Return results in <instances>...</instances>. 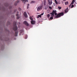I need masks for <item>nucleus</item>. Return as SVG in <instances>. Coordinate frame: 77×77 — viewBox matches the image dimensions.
<instances>
[{
    "label": "nucleus",
    "mask_w": 77,
    "mask_h": 77,
    "mask_svg": "<svg viewBox=\"0 0 77 77\" xmlns=\"http://www.w3.org/2000/svg\"><path fill=\"white\" fill-rule=\"evenodd\" d=\"M44 5H46V2L45 1H44Z\"/></svg>",
    "instance_id": "obj_18"
},
{
    "label": "nucleus",
    "mask_w": 77,
    "mask_h": 77,
    "mask_svg": "<svg viewBox=\"0 0 77 77\" xmlns=\"http://www.w3.org/2000/svg\"><path fill=\"white\" fill-rule=\"evenodd\" d=\"M48 3L49 6H51V4H52V0H51L50 2V1H49L48 2Z\"/></svg>",
    "instance_id": "obj_6"
},
{
    "label": "nucleus",
    "mask_w": 77,
    "mask_h": 77,
    "mask_svg": "<svg viewBox=\"0 0 77 77\" xmlns=\"http://www.w3.org/2000/svg\"><path fill=\"white\" fill-rule=\"evenodd\" d=\"M75 1V0H72V1L74 2Z\"/></svg>",
    "instance_id": "obj_39"
},
{
    "label": "nucleus",
    "mask_w": 77,
    "mask_h": 77,
    "mask_svg": "<svg viewBox=\"0 0 77 77\" xmlns=\"http://www.w3.org/2000/svg\"><path fill=\"white\" fill-rule=\"evenodd\" d=\"M74 1H72V2L71 3V4L72 5V4H74Z\"/></svg>",
    "instance_id": "obj_28"
},
{
    "label": "nucleus",
    "mask_w": 77,
    "mask_h": 77,
    "mask_svg": "<svg viewBox=\"0 0 77 77\" xmlns=\"http://www.w3.org/2000/svg\"><path fill=\"white\" fill-rule=\"evenodd\" d=\"M44 15V13H42V14H41V15Z\"/></svg>",
    "instance_id": "obj_32"
},
{
    "label": "nucleus",
    "mask_w": 77,
    "mask_h": 77,
    "mask_svg": "<svg viewBox=\"0 0 77 77\" xmlns=\"http://www.w3.org/2000/svg\"><path fill=\"white\" fill-rule=\"evenodd\" d=\"M38 16L39 17H40V18H41V15H38Z\"/></svg>",
    "instance_id": "obj_27"
},
{
    "label": "nucleus",
    "mask_w": 77,
    "mask_h": 77,
    "mask_svg": "<svg viewBox=\"0 0 77 77\" xmlns=\"http://www.w3.org/2000/svg\"><path fill=\"white\" fill-rule=\"evenodd\" d=\"M19 1L18 0L16 2H15V3H14V5H15V6H16L17 5V3H19Z\"/></svg>",
    "instance_id": "obj_11"
},
{
    "label": "nucleus",
    "mask_w": 77,
    "mask_h": 77,
    "mask_svg": "<svg viewBox=\"0 0 77 77\" xmlns=\"http://www.w3.org/2000/svg\"><path fill=\"white\" fill-rule=\"evenodd\" d=\"M23 3H24V4H25L26 2H28V0H21Z\"/></svg>",
    "instance_id": "obj_10"
},
{
    "label": "nucleus",
    "mask_w": 77,
    "mask_h": 77,
    "mask_svg": "<svg viewBox=\"0 0 77 77\" xmlns=\"http://www.w3.org/2000/svg\"><path fill=\"white\" fill-rule=\"evenodd\" d=\"M11 8H12V7L11 6H10L9 7V9H11Z\"/></svg>",
    "instance_id": "obj_31"
},
{
    "label": "nucleus",
    "mask_w": 77,
    "mask_h": 77,
    "mask_svg": "<svg viewBox=\"0 0 77 77\" xmlns=\"http://www.w3.org/2000/svg\"><path fill=\"white\" fill-rule=\"evenodd\" d=\"M23 23L24 24H25L26 26H29V24L26 21H24L23 22Z\"/></svg>",
    "instance_id": "obj_5"
},
{
    "label": "nucleus",
    "mask_w": 77,
    "mask_h": 77,
    "mask_svg": "<svg viewBox=\"0 0 77 77\" xmlns=\"http://www.w3.org/2000/svg\"><path fill=\"white\" fill-rule=\"evenodd\" d=\"M63 1H65V0H63Z\"/></svg>",
    "instance_id": "obj_41"
},
{
    "label": "nucleus",
    "mask_w": 77,
    "mask_h": 77,
    "mask_svg": "<svg viewBox=\"0 0 77 77\" xmlns=\"http://www.w3.org/2000/svg\"><path fill=\"white\" fill-rule=\"evenodd\" d=\"M58 8L60 10V9H61V8H62V7H61L58 6Z\"/></svg>",
    "instance_id": "obj_19"
},
{
    "label": "nucleus",
    "mask_w": 77,
    "mask_h": 77,
    "mask_svg": "<svg viewBox=\"0 0 77 77\" xmlns=\"http://www.w3.org/2000/svg\"><path fill=\"white\" fill-rule=\"evenodd\" d=\"M19 18H20V17H17V20H18V19H19Z\"/></svg>",
    "instance_id": "obj_26"
},
{
    "label": "nucleus",
    "mask_w": 77,
    "mask_h": 77,
    "mask_svg": "<svg viewBox=\"0 0 77 77\" xmlns=\"http://www.w3.org/2000/svg\"><path fill=\"white\" fill-rule=\"evenodd\" d=\"M17 34H18V32L16 31L15 33V36H17Z\"/></svg>",
    "instance_id": "obj_12"
},
{
    "label": "nucleus",
    "mask_w": 77,
    "mask_h": 77,
    "mask_svg": "<svg viewBox=\"0 0 77 77\" xmlns=\"http://www.w3.org/2000/svg\"><path fill=\"white\" fill-rule=\"evenodd\" d=\"M29 18L30 20H33V18H32V16H30L29 17Z\"/></svg>",
    "instance_id": "obj_17"
},
{
    "label": "nucleus",
    "mask_w": 77,
    "mask_h": 77,
    "mask_svg": "<svg viewBox=\"0 0 77 77\" xmlns=\"http://www.w3.org/2000/svg\"><path fill=\"white\" fill-rule=\"evenodd\" d=\"M20 33L19 34L20 35H21V33H23V34H22V35H23V33H24V31H23V30H20Z\"/></svg>",
    "instance_id": "obj_9"
},
{
    "label": "nucleus",
    "mask_w": 77,
    "mask_h": 77,
    "mask_svg": "<svg viewBox=\"0 0 77 77\" xmlns=\"http://www.w3.org/2000/svg\"><path fill=\"white\" fill-rule=\"evenodd\" d=\"M48 8V6H47L46 5L45 7V9L46 10H47V9Z\"/></svg>",
    "instance_id": "obj_13"
},
{
    "label": "nucleus",
    "mask_w": 77,
    "mask_h": 77,
    "mask_svg": "<svg viewBox=\"0 0 77 77\" xmlns=\"http://www.w3.org/2000/svg\"><path fill=\"white\" fill-rule=\"evenodd\" d=\"M16 16H18V14H16Z\"/></svg>",
    "instance_id": "obj_33"
},
{
    "label": "nucleus",
    "mask_w": 77,
    "mask_h": 77,
    "mask_svg": "<svg viewBox=\"0 0 77 77\" xmlns=\"http://www.w3.org/2000/svg\"><path fill=\"white\" fill-rule=\"evenodd\" d=\"M8 24H10V22H8Z\"/></svg>",
    "instance_id": "obj_34"
},
{
    "label": "nucleus",
    "mask_w": 77,
    "mask_h": 77,
    "mask_svg": "<svg viewBox=\"0 0 77 77\" xmlns=\"http://www.w3.org/2000/svg\"><path fill=\"white\" fill-rule=\"evenodd\" d=\"M68 3H69L68 2H65V5H68Z\"/></svg>",
    "instance_id": "obj_14"
},
{
    "label": "nucleus",
    "mask_w": 77,
    "mask_h": 77,
    "mask_svg": "<svg viewBox=\"0 0 77 77\" xmlns=\"http://www.w3.org/2000/svg\"><path fill=\"white\" fill-rule=\"evenodd\" d=\"M57 11L56 10H53L52 11V13H51L50 14L51 15H52V16L54 17V15H57V13H56Z\"/></svg>",
    "instance_id": "obj_3"
},
{
    "label": "nucleus",
    "mask_w": 77,
    "mask_h": 77,
    "mask_svg": "<svg viewBox=\"0 0 77 77\" xmlns=\"http://www.w3.org/2000/svg\"><path fill=\"white\" fill-rule=\"evenodd\" d=\"M49 8L50 9H52V8L51 7V6H49Z\"/></svg>",
    "instance_id": "obj_24"
},
{
    "label": "nucleus",
    "mask_w": 77,
    "mask_h": 77,
    "mask_svg": "<svg viewBox=\"0 0 77 77\" xmlns=\"http://www.w3.org/2000/svg\"><path fill=\"white\" fill-rule=\"evenodd\" d=\"M36 22L35 20H31V23L32 24H35Z\"/></svg>",
    "instance_id": "obj_7"
},
{
    "label": "nucleus",
    "mask_w": 77,
    "mask_h": 77,
    "mask_svg": "<svg viewBox=\"0 0 77 77\" xmlns=\"http://www.w3.org/2000/svg\"><path fill=\"white\" fill-rule=\"evenodd\" d=\"M63 15H64L63 13L62 12L58 14L55 17V18H60V17H61V16H63Z\"/></svg>",
    "instance_id": "obj_1"
},
{
    "label": "nucleus",
    "mask_w": 77,
    "mask_h": 77,
    "mask_svg": "<svg viewBox=\"0 0 77 77\" xmlns=\"http://www.w3.org/2000/svg\"><path fill=\"white\" fill-rule=\"evenodd\" d=\"M72 5V4L71 3V4L70 5V6H71Z\"/></svg>",
    "instance_id": "obj_36"
},
{
    "label": "nucleus",
    "mask_w": 77,
    "mask_h": 77,
    "mask_svg": "<svg viewBox=\"0 0 77 77\" xmlns=\"http://www.w3.org/2000/svg\"><path fill=\"white\" fill-rule=\"evenodd\" d=\"M74 5H72L71 6V8H74Z\"/></svg>",
    "instance_id": "obj_25"
},
{
    "label": "nucleus",
    "mask_w": 77,
    "mask_h": 77,
    "mask_svg": "<svg viewBox=\"0 0 77 77\" xmlns=\"http://www.w3.org/2000/svg\"><path fill=\"white\" fill-rule=\"evenodd\" d=\"M27 36L26 35V36L25 37V39H27Z\"/></svg>",
    "instance_id": "obj_30"
},
{
    "label": "nucleus",
    "mask_w": 77,
    "mask_h": 77,
    "mask_svg": "<svg viewBox=\"0 0 77 77\" xmlns=\"http://www.w3.org/2000/svg\"><path fill=\"white\" fill-rule=\"evenodd\" d=\"M55 2L56 5H58V2H57L56 0H55Z\"/></svg>",
    "instance_id": "obj_15"
},
{
    "label": "nucleus",
    "mask_w": 77,
    "mask_h": 77,
    "mask_svg": "<svg viewBox=\"0 0 77 77\" xmlns=\"http://www.w3.org/2000/svg\"><path fill=\"white\" fill-rule=\"evenodd\" d=\"M42 5H40L37 8V11H40V10L41 9H42Z\"/></svg>",
    "instance_id": "obj_4"
},
{
    "label": "nucleus",
    "mask_w": 77,
    "mask_h": 77,
    "mask_svg": "<svg viewBox=\"0 0 77 77\" xmlns=\"http://www.w3.org/2000/svg\"><path fill=\"white\" fill-rule=\"evenodd\" d=\"M14 27H13V30L14 31H16L17 30V23L16 22H14Z\"/></svg>",
    "instance_id": "obj_2"
},
{
    "label": "nucleus",
    "mask_w": 77,
    "mask_h": 77,
    "mask_svg": "<svg viewBox=\"0 0 77 77\" xmlns=\"http://www.w3.org/2000/svg\"><path fill=\"white\" fill-rule=\"evenodd\" d=\"M29 4H28L27 6V9L29 8Z\"/></svg>",
    "instance_id": "obj_23"
},
{
    "label": "nucleus",
    "mask_w": 77,
    "mask_h": 77,
    "mask_svg": "<svg viewBox=\"0 0 77 77\" xmlns=\"http://www.w3.org/2000/svg\"><path fill=\"white\" fill-rule=\"evenodd\" d=\"M24 15L25 18L27 17V13H26V12H24Z\"/></svg>",
    "instance_id": "obj_8"
},
{
    "label": "nucleus",
    "mask_w": 77,
    "mask_h": 77,
    "mask_svg": "<svg viewBox=\"0 0 77 77\" xmlns=\"http://www.w3.org/2000/svg\"><path fill=\"white\" fill-rule=\"evenodd\" d=\"M18 9H19V11H20L21 10V8H19Z\"/></svg>",
    "instance_id": "obj_29"
},
{
    "label": "nucleus",
    "mask_w": 77,
    "mask_h": 77,
    "mask_svg": "<svg viewBox=\"0 0 77 77\" xmlns=\"http://www.w3.org/2000/svg\"><path fill=\"white\" fill-rule=\"evenodd\" d=\"M50 20H53V17H50Z\"/></svg>",
    "instance_id": "obj_20"
},
{
    "label": "nucleus",
    "mask_w": 77,
    "mask_h": 77,
    "mask_svg": "<svg viewBox=\"0 0 77 77\" xmlns=\"http://www.w3.org/2000/svg\"><path fill=\"white\" fill-rule=\"evenodd\" d=\"M28 14L29 15V12H28Z\"/></svg>",
    "instance_id": "obj_40"
},
{
    "label": "nucleus",
    "mask_w": 77,
    "mask_h": 77,
    "mask_svg": "<svg viewBox=\"0 0 77 77\" xmlns=\"http://www.w3.org/2000/svg\"><path fill=\"white\" fill-rule=\"evenodd\" d=\"M37 18H39L38 16V17H37Z\"/></svg>",
    "instance_id": "obj_38"
},
{
    "label": "nucleus",
    "mask_w": 77,
    "mask_h": 77,
    "mask_svg": "<svg viewBox=\"0 0 77 77\" xmlns=\"http://www.w3.org/2000/svg\"><path fill=\"white\" fill-rule=\"evenodd\" d=\"M50 15L49 14H48L47 15V17H48V18H49V17H50Z\"/></svg>",
    "instance_id": "obj_21"
},
{
    "label": "nucleus",
    "mask_w": 77,
    "mask_h": 77,
    "mask_svg": "<svg viewBox=\"0 0 77 77\" xmlns=\"http://www.w3.org/2000/svg\"><path fill=\"white\" fill-rule=\"evenodd\" d=\"M16 11H17V10H14V12H16Z\"/></svg>",
    "instance_id": "obj_35"
},
{
    "label": "nucleus",
    "mask_w": 77,
    "mask_h": 77,
    "mask_svg": "<svg viewBox=\"0 0 77 77\" xmlns=\"http://www.w3.org/2000/svg\"><path fill=\"white\" fill-rule=\"evenodd\" d=\"M58 4H59L60 5V2H58Z\"/></svg>",
    "instance_id": "obj_37"
},
{
    "label": "nucleus",
    "mask_w": 77,
    "mask_h": 77,
    "mask_svg": "<svg viewBox=\"0 0 77 77\" xmlns=\"http://www.w3.org/2000/svg\"><path fill=\"white\" fill-rule=\"evenodd\" d=\"M35 1H32L31 2V3H35Z\"/></svg>",
    "instance_id": "obj_22"
},
{
    "label": "nucleus",
    "mask_w": 77,
    "mask_h": 77,
    "mask_svg": "<svg viewBox=\"0 0 77 77\" xmlns=\"http://www.w3.org/2000/svg\"><path fill=\"white\" fill-rule=\"evenodd\" d=\"M65 12L66 13H67V12H68V9H66Z\"/></svg>",
    "instance_id": "obj_16"
}]
</instances>
